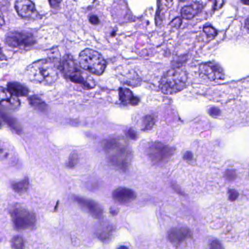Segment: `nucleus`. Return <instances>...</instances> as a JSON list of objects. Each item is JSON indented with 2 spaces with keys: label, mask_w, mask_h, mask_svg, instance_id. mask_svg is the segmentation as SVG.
<instances>
[{
  "label": "nucleus",
  "mask_w": 249,
  "mask_h": 249,
  "mask_svg": "<svg viewBox=\"0 0 249 249\" xmlns=\"http://www.w3.org/2000/svg\"><path fill=\"white\" fill-rule=\"evenodd\" d=\"M120 137L105 139L100 142L103 150L107 151V165L121 173H125L129 166L131 152L119 141Z\"/></svg>",
  "instance_id": "nucleus-1"
},
{
  "label": "nucleus",
  "mask_w": 249,
  "mask_h": 249,
  "mask_svg": "<svg viewBox=\"0 0 249 249\" xmlns=\"http://www.w3.org/2000/svg\"><path fill=\"white\" fill-rule=\"evenodd\" d=\"M57 69L64 74L66 79L69 78L73 82L81 84L84 89H91L96 85L93 77L82 72L77 63L72 59L61 61L57 66Z\"/></svg>",
  "instance_id": "nucleus-2"
},
{
  "label": "nucleus",
  "mask_w": 249,
  "mask_h": 249,
  "mask_svg": "<svg viewBox=\"0 0 249 249\" xmlns=\"http://www.w3.org/2000/svg\"><path fill=\"white\" fill-rule=\"evenodd\" d=\"M29 92L28 88L18 83H8L7 88L0 87V103L3 101L8 103V107L13 111H18L21 103L18 97L26 96Z\"/></svg>",
  "instance_id": "nucleus-3"
},
{
  "label": "nucleus",
  "mask_w": 249,
  "mask_h": 249,
  "mask_svg": "<svg viewBox=\"0 0 249 249\" xmlns=\"http://www.w3.org/2000/svg\"><path fill=\"white\" fill-rule=\"evenodd\" d=\"M187 79L185 71L177 72L171 69L163 73L159 87L164 94H172L183 89Z\"/></svg>",
  "instance_id": "nucleus-4"
},
{
  "label": "nucleus",
  "mask_w": 249,
  "mask_h": 249,
  "mask_svg": "<svg viewBox=\"0 0 249 249\" xmlns=\"http://www.w3.org/2000/svg\"><path fill=\"white\" fill-rule=\"evenodd\" d=\"M53 64L47 59H41L33 62L27 67V72L31 80L41 83L44 80L47 82L53 81L50 74L52 73Z\"/></svg>",
  "instance_id": "nucleus-5"
},
{
  "label": "nucleus",
  "mask_w": 249,
  "mask_h": 249,
  "mask_svg": "<svg viewBox=\"0 0 249 249\" xmlns=\"http://www.w3.org/2000/svg\"><path fill=\"white\" fill-rule=\"evenodd\" d=\"M10 214L17 229L27 228L32 226L36 221L35 213L29 212L18 203L15 204L14 209L10 211Z\"/></svg>",
  "instance_id": "nucleus-6"
},
{
  "label": "nucleus",
  "mask_w": 249,
  "mask_h": 249,
  "mask_svg": "<svg viewBox=\"0 0 249 249\" xmlns=\"http://www.w3.org/2000/svg\"><path fill=\"white\" fill-rule=\"evenodd\" d=\"M5 43L9 46L17 47L20 50L28 51L36 43V40L31 34L26 35L12 31L7 35Z\"/></svg>",
  "instance_id": "nucleus-7"
},
{
  "label": "nucleus",
  "mask_w": 249,
  "mask_h": 249,
  "mask_svg": "<svg viewBox=\"0 0 249 249\" xmlns=\"http://www.w3.org/2000/svg\"><path fill=\"white\" fill-rule=\"evenodd\" d=\"M176 151L174 147L165 146L160 142H152L149 146V157L153 164H161L167 161L168 156L173 155Z\"/></svg>",
  "instance_id": "nucleus-8"
},
{
  "label": "nucleus",
  "mask_w": 249,
  "mask_h": 249,
  "mask_svg": "<svg viewBox=\"0 0 249 249\" xmlns=\"http://www.w3.org/2000/svg\"><path fill=\"white\" fill-rule=\"evenodd\" d=\"M70 199L77 203L83 211L88 212L94 218L101 219L103 217L104 209L97 202L90 199H86L75 195H71Z\"/></svg>",
  "instance_id": "nucleus-9"
},
{
  "label": "nucleus",
  "mask_w": 249,
  "mask_h": 249,
  "mask_svg": "<svg viewBox=\"0 0 249 249\" xmlns=\"http://www.w3.org/2000/svg\"><path fill=\"white\" fill-rule=\"evenodd\" d=\"M192 237L193 232L187 226L173 227L167 231V239L176 247Z\"/></svg>",
  "instance_id": "nucleus-10"
},
{
  "label": "nucleus",
  "mask_w": 249,
  "mask_h": 249,
  "mask_svg": "<svg viewBox=\"0 0 249 249\" xmlns=\"http://www.w3.org/2000/svg\"><path fill=\"white\" fill-rule=\"evenodd\" d=\"M15 8L18 15L22 18L33 20L42 18V16L36 10L35 3L31 0H18Z\"/></svg>",
  "instance_id": "nucleus-11"
},
{
  "label": "nucleus",
  "mask_w": 249,
  "mask_h": 249,
  "mask_svg": "<svg viewBox=\"0 0 249 249\" xmlns=\"http://www.w3.org/2000/svg\"><path fill=\"white\" fill-rule=\"evenodd\" d=\"M199 70L211 81L224 79V74L222 73V69L217 65H213L211 62H208L201 65Z\"/></svg>",
  "instance_id": "nucleus-12"
},
{
  "label": "nucleus",
  "mask_w": 249,
  "mask_h": 249,
  "mask_svg": "<svg viewBox=\"0 0 249 249\" xmlns=\"http://www.w3.org/2000/svg\"><path fill=\"white\" fill-rule=\"evenodd\" d=\"M112 197L115 201L126 204L134 200L137 195L136 193L131 189L121 186L113 191Z\"/></svg>",
  "instance_id": "nucleus-13"
},
{
  "label": "nucleus",
  "mask_w": 249,
  "mask_h": 249,
  "mask_svg": "<svg viewBox=\"0 0 249 249\" xmlns=\"http://www.w3.org/2000/svg\"><path fill=\"white\" fill-rule=\"evenodd\" d=\"M97 51L86 48L81 51L79 55L77 61L79 67L84 70H89L92 60H96Z\"/></svg>",
  "instance_id": "nucleus-14"
},
{
  "label": "nucleus",
  "mask_w": 249,
  "mask_h": 249,
  "mask_svg": "<svg viewBox=\"0 0 249 249\" xmlns=\"http://www.w3.org/2000/svg\"><path fill=\"white\" fill-rule=\"evenodd\" d=\"M115 230V227L107 220L100 222L94 232L95 236L101 241L108 239L111 232Z\"/></svg>",
  "instance_id": "nucleus-15"
},
{
  "label": "nucleus",
  "mask_w": 249,
  "mask_h": 249,
  "mask_svg": "<svg viewBox=\"0 0 249 249\" xmlns=\"http://www.w3.org/2000/svg\"><path fill=\"white\" fill-rule=\"evenodd\" d=\"M119 97L121 103L123 105L130 104L136 106L140 101V99L134 96L132 91L125 87L119 88Z\"/></svg>",
  "instance_id": "nucleus-16"
},
{
  "label": "nucleus",
  "mask_w": 249,
  "mask_h": 249,
  "mask_svg": "<svg viewBox=\"0 0 249 249\" xmlns=\"http://www.w3.org/2000/svg\"><path fill=\"white\" fill-rule=\"evenodd\" d=\"M180 13L181 18L188 22L189 26L193 27L196 24L195 18L198 15L194 9V5L189 4L182 7Z\"/></svg>",
  "instance_id": "nucleus-17"
},
{
  "label": "nucleus",
  "mask_w": 249,
  "mask_h": 249,
  "mask_svg": "<svg viewBox=\"0 0 249 249\" xmlns=\"http://www.w3.org/2000/svg\"><path fill=\"white\" fill-rule=\"evenodd\" d=\"M115 16L118 19V21L121 23L127 22L128 21L135 22L137 19H139L141 17H136L133 16L132 12L128 9L125 5L119 6L117 8V11L115 14Z\"/></svg>",
  "instance_id": "nucleus-18"
},
{
  "label": "nucleus",
  "mask_w": 249,
  "mask_h": 249,
  "mask_svg": "<svg viewBox=\"0 0 249 249\" xmlns=\"http://www.w3.org/2000/svg\"><path fill=\"white\" fill-rule=\"evenodd\" d=\"M120 80L124 86L132 87L138 86L140 82L138 74L133 70H129L128 72L120 78Z\"/></svg>",
  "instance_id": "nucleus-19"
},
{
  "label": "nucleus",
  "mask_w": 249,
  "mask_h": 249,
  "mask_svg": "<svg viewBox=\"0 0 249 249\" xmlns=\"http://www.w3.org/2000/svg\"><path fill=\"white\" fill-rule=\"evenodd\" d=\"M106 67V61L101 57L97 52V57L92 62L88 70L89 71L97 75H100L104 72Z\"/></svg>",
  "instance_id": "nucleus-20"
},
{
  "label": "nucleus",
  "mask_w": 249,
  "mask_h": 249,
  "mask_svg": "<svg viewBox=\"0 0 249 249\" xmlns=\"http://www.w3.org/2000/svg\"><path fill=\"white\" fill-rule=\"evenodd\" d=\"M3 120L8 125L10 129L13 132L18 135L21 133L22 131V127L15 118L6 116L3 118Z\"/></svg>",
  "instance_id": "nucleus-21"
},
{
  "label": "nucleus",
  "mask_w": 249,
  "mask_h": 249,
  "mask_svg": "<svg viewBox=\"0 0 249 249\" xmlns=\"http://www.w3.org/2000/svg\"><path fill=\"white\" fill-rule=\"evenodd\" d=\"M13 189L17 193L22 194L26 192L29 188V179L25 178L23 180L18 182L13 183L12 185Z\"/></svg>",
  "instance_id": "nucleus-22"
},
{
  "label": "nucleus",
  "mask_w": 249,
  "mask_h": 249,
  "mask_svg": "<svg viewBox=\"0 0 249 249\" xmlns=\"http://www.w3.org/2000/svg\"><path fill=\"white\" fill-rule=\"evenodd\" d=\"M29 104L36 109L41 111L43 110L46 106V104L37 95L30 96L28 98Z\"/></svg>",
  "instance_id": "nucleus-23"
},
{
  "label": "nucleus",
  "mask_w": 249,
  "mask_h": 249,
  "mask_svg": "<svg viewBox=\"0 0 249 249\" xmlns=\"http://www.w3.org/2000/svg\"><path fill=\"white\" fill-rule=\"evenodd\" d=\"M156 122V118L154 115H146L142 120V125L141 130L145 131L151 129Z\"/></svg>",
  "instance_id": "nucleus-24"
},
{
  "label": "nucleus",
  "mask_w": 249,
  "mask_h": 249,
  "mask_svg": "<svg viewBox=\"0 0 249 249\" xmlns=\"http://www.w3.org/2000/svg\"><path fill=\"white\" fill-rule=\"evenodd\" d=\"M169 25L171 27H174L176 29L178 28H187L189 26L188 25V22L185 21L184 19L181 18V16H177L175 17L169 23Z\"/></svg>",
  "instance_id": "nucleus-25"
},
{
  "label": "nucleus",
  "mask_w": 249,
  "mask_h": 249,
  "mask_svg": "<svg viewBox=\"0 0 249 249\" xmlns=\"http://www.w3.org/2000/svg\"><path fill=\"white\" fill-rule=\"evenodd\" d=\"M203 31L210 40L213 39L218 34L216 29L208 23H206L203 26Z\"/></svg>",
  "instance_id": "nucleus-26"
},
{
  "label": "nucleus",
  "mask_w": 249,
  "mask_h": 249,
  "mask_svg": "<svg viewBox=\"0 0 249 249\" xmlns=\"http://www.w3.org/2000/svg\"><path fill=\"white\" fill-rule=\"evenodd\" d=\"M205 249H225L222 242L218 239H212L209 240L206 244Z\"/></svg>",
  "instance_id": "nucleus-27"
},
{
  "label": "nucleus",
  "mask_w": 249,
  "mask_h": 249,
  "mask_svg": "<svg viewBox=\"0 0 249 249\" xmlns=\"http://www.w3.org/2000/svg\"><path fill=\"white\" fill-rule=\"evenodd\" d=\"M192 57V54L189 53L178 56L176 60V62L178 64V67H179L182 66L183 64H185L188 60L191 59Z\"/></svg>",
  "instance_id": "nucleus-28"
},
{
  "label": "nucleus",
  "mask_w": 249,
  "mask_h": 249,
  "mask_svg": "<svg viewBox=\"0 0 249 249\" xmlns=\"http://www.w3.org/2000/svg\"><path fill=\"white\" fill-rule=\"evenodd\" d=\"M79 162V159L78 154L75 152H73L70 155L68 161L66 163V165L68 167L71 168L74 167Z\"/></svg>",
  "instance_id": "nucleus-29"
},
{
  "label": "nucleus",
  "mask_w": 249,
  "mask_h": 249,
  "mask_svg": "<svg viewBox=\"0 0 249 249\" xmlns=\"http://www.w3.org/2000/svg\"><path fill=\"white\" fill-rule=\"evenodd\" d=\"M24 247L23 239L19 236H15L13 238V247L15 249H22Z\"/></svg>",
  "instance_id": "nucleus-30"
},
{
  "label": "nucleus",
  "mask_w": 249,
  "mask_h": 249,
  "mask_svg": "<svg viewBox=\"0 0 249 249\" xmlns=\"http://www.w3.org/2000/svg\"><path fill=\"white\" fill-rule=\"evenodd\" d=\"M208 114L213 118H217L218 117L221 116V111L217 107H210L207 111Z\"/></svg>",
  "instance_id": "nucleus-31"
},
{
  "label": "nucleus",
  "mask_w": 249,
  "mask_h": 249,
  "mask_svg": "<svg viewBox=\"0 0 249 249\" xmlns=\"http://www.w3.org/2000/svg\"><path fill=\"white\" fill-rule=\"evenodd\" d=\"M227 195L228 199L231 202L236 200L239 196V192L234 189H229Z\"/></svg>",
  "instance_id": "nucleus-32"
},
{
  "label": "nucleus",
  "mask_w": 249,
  "mask_h": 249,
  "mask_svg": "<svg viewBox=\"0 0 249 249\" xmlns=\"http://www.w3.org/2000/svg\"><path fill=\"white\" fill-rule=\"evenodd\" d=\"M191 4L194 5V9L196 10L197 15L202 11L206 6V3L202 0H196Z\"/></svg>",
  "instance_id": "nucleus-33"
},
{
  "label": "nucleus",
  "mask_w": 249,
  "mask_h": 249,
  "mask_svg": "<svg viewBox=\"0 0 249 249\" xmlns=\"http://www.w3.org/2000/svg\"><path fill=\"white\" fill-rule=\"evenodd\" d=\"M183 159L189 164H191L194 162V155L191 152L187 151L183 155Z\"/></svg>",
  "instance_id": "nucleus-34"
},
{
  "label": "nucleus",
  "mask_w": 249,
  "mask_h": 249,
  "mask_svg": "<svg viewBox=\"0 0 249 249\" xmlns=\"http://www.w3.org/2000/svg\"><path fill=\"white\" fill-rule=\"evenodd\" d=\"M8 152L4 145H0V160H4L7 158Z\"/></svg>",
  "instance_id": "nucleus-35"
},
{
  "label": "nucleus",
  "mask_w": 249,
  "mask_h": 249,
  "mask_svg": "<svg viewBox=\"0 0 249 249\" xmlns=\"http://www.w3.org/2000/svg\"><path fill=\"white\" fill-rule=\"evenodd\" d=\"M126 136L127 138L132 140H136L138 138L136 131L131 128L128 130Z\"/></svg>",
  "instance_id": "nucleus-36"
},
{
  "label": "nucleus",
  "mask_w": 249,
  "mask_h": 249,
  "mask_svg": "<svg viewBox=\"0 0 249 249\" xmlns=\"http://www.w3.org/2000/svg\"><path fill=\"white\" fill-rule=\"evenodd\" d=\"M226 177L230 181L233 180L236 177L235 171L228 170L226 172Z\"/></svg>",
  "instance_id": "nucleus-37"
},
{
  "label": "nucleus",
  "mask_w": 249,
  "mask_h": 249,
  "mask_svg": "<svg viewBox=\"0 0 249 249\" xmlns=\"http://www.w3.org/2000/svg\"><path fill=\"white\" fill-rule=\"evenodd\" d=\"M9 0H0V10L8 11Z\"/></svg>",
  "instance_id": "nucleus-38"
},
{
  "label": "nucleus",
  "mask_w": 249,
  "mask_h": 249,
  "mask_svg": "<svg viewBox=\"0 0 249 249\" xmlns=\"http://www.w3.org/2000/svg\"><path fill=\"white\" fill-rule=\"evenodd\" d=\"M0 28L5 24V20L4 17L7 14V11H3L2 10H0Z\"/></svg>",
  "instance_id": "nucleus-39"
},
{
  "label": "nucleus",
  "mask_w": 249,
  "mask_h": 249,
  "mask_svg": "<svg viewBox=\"0 0 249 249\" xmlns=\"http://www.w3.org/2000/svg\"><path fill=\"white\" fill-rule=\"evenodd\" d=\"M89 22L94 25L98 24L99 23V19L98 17L94 15H90L89 17Z\"/></svg>",
  "instance_id": "nucleus-40"
},
{
  "label": "nucleus",
  "mask_w": 249,
  "mask_h": 249,
  "mask_svg": "<svg viewBox=\"0 0 249 249\" xmlns=\"http://www.w3.org/2000/svg\"><path fill=\"white\" fill-rule=\"evenodd\" d=\"M50 5L53 8H56L62 1V0H48Z\"/></svg>",
  "instance_id": "nucleus-41"
},
{
  "label": "nucleus",
  "mask_w": 249,
  "mask_h": 249,
  "mask_svg": "<svg viewBox=\"0 0 249 249\" xmlns=\"http://www.w3.org/2000/svg\"><path fill=\"white\" fill-rule=\"evenodd\" d=\"M173 189L175 190L176 192L180 195H184V192L182 191L180 187L178 185H175L173 186Z\"/></svg>",
  "instance_id": "nucleus-42"
},
{
  "label": "nucleus",
  "mask_w": 249,
  "mask_h": 249,
  "mask_svg": "<svg viewBox=\"0 0 249 249\" xmlns=\"http://www.w3.org/2000/svg\"><path fill=\"white\" fill-rule=\"evenodd\" d=\"M119 212V210L118 208L111 207L109 209V213L112 216L116 215Z\"/></svg>",
  "instance_id": "nucleus-43"
},
{
  "label": "nucleus",
  "mask_w": 249,
  "mask_h": 249,
  "mask_svg": "<svg viewBox=\"0 0 249 249\" xmlns=\"http://www.w3.org/2000/svg\"><path fill=\"white\" fill-rule=\"evenodd\" d=\"M72 243L75 246H78L80 245V241L79 239L76 238L72 239Z\"/></svg>",
  "instance_id": "nucleus-44"
},
{
  "label": "nucleus",
  "mask_w": 249,
  "mask_h": 249,
  "mask_svg": "<svg viewBox=\"0 0 249 249\" xmlns=\"http://www.w3.org/2000/svg\"><path fill=\"white\" fill-rule=\"evenodd\" d=\"M6 60V55L2 53L1 48H0V61Z\"/></svg>",
  "instance_id": "nucleus-45"
},
{
  "label": "nucleus",
  "mask_w": 249,
  "mask_h": 249,
  "mask_svg": "<svg viewBox=\"0 0 249 249\" xmlns=\"http://www.w3.org/2000/svg\"><path fill=\"white\" fill-rule=\"evenodd\" d=\"M116 30H115V29H113L111 31H110V32L109 33V36H108L109 37H115L116 35Z\"/></svg>",
  "instance_id": "nucleus-46"
},
{
  "label": "nucleus",
  "mask_w": 249,
  "mask_h": 249,
  "mask_svg": "<svg viewBox=\"0 0 249 249\" xmlns=\"http://www.w3.org/2000/svg\"><path fill=\"white\" fill-rule=\"evenodd\" d=\"M71 124L73 126H78L79 122L77 120H72L71 122Z\"/></svg>",
  "instance_id": "nucleus-47"
},
{
  "label": "nucleus",
  "mask_w": 249,
  "mask_h": 249,
  "mask_svg": "<svg viewBox=\"0 0 249 249\" xmlns=\"http://www.w3.org/2000/svg\"><path fill=\"white\" fill-rule=\"evenodd\" d=\"M240 1L244 5H249V0H240Z\"/></svg>",
  "instance_id": "nucleus-48"
},
{
  "label": "nucleus",
  "mask_w": 249,
  "mask_h": 249,
  "mask_svg": "<svg viewBox=\"0 0 249 249\" xmlns=\"http://www.w3.org/2000/svg\"><path fill=\"white\" fill-rule=\"evenodd\" d=\"M245 25L247 26V28L249 29V17L246 19Z\"/></svg>",
  "instance_id": "nucleus-49"
},
{
  "label": "nucleus",
  "mask_w": 249,
  "mask_h": 249,
  "mask_svg": "<svg viewBox=\"0 0 249 249\" xmlns=\"http://www.w3.org/2000/svg\"><path fill=\"white\" fill-rule=\"evenodd\" d=\"M59 200H57V202H56V204L55 205V206L54 207V212H56L57 211V207H58V205L59 204Z\"/></svg>",
  "instance_id": "nucleus-50"
},
{
  "label": "nucleus",
  "mask_w": 249,
  "mask_h": 249,
  "mask_svg": "<svg viewBox=\"0 0 249 249\" xmlns=\"http://www.w3.org/2000/svg\"><path fill=\"white\" fill-rule=\"evenodd\" d=\"M116 249H128V248L125 246H121Z\"/></svg>",
  "instance_id": "nucleus-51"
},
{
  "label": "nucleus",
  "mask_w": 249,
  "mask_h": 249,
  "mask_svg": "<svg viewBox=\"0 0 249 249\" xmlns=\"http://www.w3.org/2000/svg\"><path fill=\"white\" fill-rule=\"evenodd\" d=\"M4 125L3 122L0 120V129H2Z\"/></svg>",
  "instance_id": "nucleus-52"
},
{
  "label": "nucleus",
  "mask_w": 249,
  "mask_h": 249,
  "mask_svg": "<svg viewBox=\"0 0 249 249\" xmlns=\"http://www.w3.org/2000/svg\"><path fill=\"white\" fill-rule=\"evenodd\" d=\"M95 187H91V188H90V190H92V191H94L95 190Z\"/></svg>",
  "instance_id": "nucleus-53"
}]
</instances>
